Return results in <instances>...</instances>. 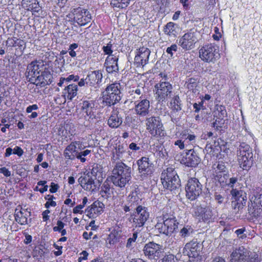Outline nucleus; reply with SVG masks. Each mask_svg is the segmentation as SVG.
I'll return each mask as SVG.
<instances>
[{
  "label": "nucleus",
  "instance_id": "nucleus-16",
  "mask_svg": "<svg viewBox=\"0 0 262 262\" xmlns=\"http://www.w3.org/2000/svg\"><path fill=\"white\" fill-rule=\"evenodd\" d=\"M81 105V111L85 120L90 121L96 118L98 105L95 101L83 100Z\"/></svg>",
  "mask_w": 262,
  "mask_h": 262
},
{
  "label": "nucleus",
  "instance_id": "nucleus-56",
  "mask_svg": "<svg viewBox=\"0 0 262 262\" xmlns=\"http://www.w3.org/2000/svg\"><path fill=\"white\" fill-rule=\"evenodd\" d=\"M58 188V185L52 182L51 184L50 191L51 193H55L57 191Z\"/></svg>",
  "mask_w": 262,
  "mask_h": 262
},
{
  "label": "nucleus",
  "instance_id": "nucleus-25",
  "mask_svg": "<svg viewBox=\"0 0 262 262\" xmlns=\"http://www.w3.org/2000/svg\"><path fill=\"white\" fill-rule=\"evenodd\" d=\"M135 113L140 116L145 117L148 115L150 110V102L146 99H143L141 101H137L135 102Z\"/></svg>",
  "mask_w": 262,
  "mask_h": 262
},
{
  "label": "nucleus",
  "instance_id": "nucleus-6",
  "mask_svg": "<svg viewBox=\"0 0 262 262\" xmlns=\"http://www.w3.org/2000/svg\"><path fill=\"white\" fill-rule=\"evenodd\" d=\"M237 161L241 168L248 170L253 164V153L250 146L243 142L237 150Z\"/></svg>",
  "mask_w": 262,
  "mask_h": 262
},
{
  "label": "nucleus",
  "instance_id": "nucleus-20",
  "mask_svg": "<svg viewBox=\"0 0 262 262\" xmlns=\"http://www.w3.org/2000/svg\"><path fill=\"white\" fill-rule=\"evenodd\" d=\"M197 40L196 32L189 31L179 39L178 45L184 50H190L194 47Z\"/></svg>",
  "mask_w": 262,
  "mask_h": 262
},
{
  "label": "nucleus",
  "instance_id": "nucleus-61",
  "mask_svg": "<svg viewBox=\"0 0 262 262\" xmlns=\"http://www.w3.org/2000/svg\"><path fill=\"white\" fill-rule=\"evenodd\" d=\"M203 103L201 102L199 104H197L196 103H194L193 104V108L195 109V112L198 113L201 110V107H202Z\"/></svg>",
  "mask_w": 262,
  "mask_h": 262
},
{
  "label": "nucleus",
  "instance_id": "nucleus-17",
  "mask_svg": "<svg viewBox=\"0 0 262 262\" xmlns=\"http://www.w3.org/2000/svg\"><path fill=\"white\" fill-rule=\"evenodd\" d=\"M156 89V99L159 101H163L165 98L170 96L172 90L171 84L168 81H160L155 86Z\"/></svg>",
  "mask_w": 262,
  "mask_h": 262
},
{
  "label": "nucleus",
  "instance_id": "nucleus-55",
  "mask_svg": "<svg viewBox=\"0 0 262 262\" xmlns=\"http://www.w3.org/2000/svg\"><path fill=\"white\" fill-rule=\"evenodd\" d=\"M183 138L186 140H188L190 142L194 141L195 139V136L194 135H189L184 134L182 135Z\"/></svg>",
  "mask_w": 262,
  "mask_h": 262
},
{
  "label": "nucleus",
  "instance_id": "nucleus-23",
  "mask_svg": "<svg viewBox=\"0 0 262 262\" xmlns=\"http://www.w3.org/2000/svg\"><path fill=\"white\" fill-rule=\"evenodd\" d=\"M42 64L39 61H33L29 64L27 68L26 77L31 83L40 74L42 68Z\"/></svg>",
  "mask_w": 262,
  "mask_h": 262
},
{
  "label": "nucleus",
  "instance_id": "nucleus-46",
  "mask_svg": "<svg viewBox=\"0 0 262 262\" xmlns=\"http://www.w3.org/2000/svg\"><path fill=\"white\" fill-rule=\"evenodd\" d=\"M102 50L105 54L108 55V56H112L113 54H112L113 50L111 42L110 41L106 46H103L102 47Z\"/></svg>",
  "mask_w": 262,
  "mask_h": 262
},
{
  "label": "nucleus",
  "instance_id": "nucleus-30",
  "mask_svg": "<svg viewBox=\"0 0 262 262\" xmlns=\"http://www.w3.org/2000/svg\"><path fill=\"white\" fill-rule=\"evenodd\" d=\"M102 78V74L99 70L92 71L89 73L86 77L89 86H94L99 83Z\"/></svg>",
  "mask_w": 262,
  "mask_h": 262
},
{
  "label": "nucleus",
  "instance_id": "nucleus-29",
  "mask_svg": "<svg viewBox=\"0 0 262 262\" xmlns=\"http://www.w3.org/2000/svg\"><path fill=\"white\" fill-rule=\"evenodd\" d=\"M123 119L119 111L113 110L108 119L107 124L110 127L116 128L121 125Z\"/></svg>",
  "mask_w": 262,
  "mask_h": 262
},
{
  "label": "nucleus",
  "instance_id": "nucleus-62",
  "mask_svg": "<svg viewBox=\"0 0 262 262\" xmlns=\"http://www.w3.org/2000/svg\"><path fill=\"white\" fill-rule=\"evenodd\" d=\"M174 145L178 146L181 149H183L185 148L184 142H182L181 140H178L176 141Z\"/></svg>",
  "mask_w": 262,
  "mask_h": 262
},
{
  "label": "nucleus",
  "instance_id": "nucleus-4",
  "mask_svg": "<svg viewBox=\"0 0 262 262\" xmlns=\"http://www.w3.org/2000/svg\"><path fill=\"white\" fill-rule=\"evenodd\" d=\"M161 180L164 188L173 191L175 194L180 187V180L176 171L171 167L164 170L161 173Z\"/></svg>",
  "mask_w": 262,
  "mask_h": 262
},
{
  "label": "nucleus",
  "instance_id": "nucleus-10",
  "mask_svg": "<svg viewBox=\"0 0 262 262\" xmlns=\"http://www.w3.org/2000/svg\"><path fill=\"white\" fill-rule=\"evenodd\" d=\"M202 248L201 244L192 240L185 245L183 253L192 258L191 262H202V256L200 255Z\"/></svg>",
  "mask_w": 262,
  "mask_h": 262
},
{
  "label": "nucleus",
  "instance_id": "nucleus-50",
  "mask_svg": "<svg viewBox=\"0 0 262 262\" xmlns=\"http://www.w3.org/2000/svg\"><path fill=\"white\" fill-rule=\"evenodd\" d=\"M245 230V228H241L236 230L235 233L239 238L244 239L246 237V235L244 233Z\"/></svg>",
  "mask_w": 262,
  "mask_h": 262
},
{
  "label": "nucleus",
  "instance_id": "nucleus-18",
  "mask_svg": "<svg viewBox=\"0 0 262 262\" xmlns=\"http://www.w3.org/2000/svg\"><path fill=\"white\" fill-rule=\"evenodd\" d=\"M71 13L74 16V21L80 26H84L91 20V15L87 9L81 7L74 8Z\"/></svg>",
  "mask_w": 262,
  "mask_h": 262
},
{
  "label": "nucleus",
  "instance_id": "nucleus-64",
  "mask_svg": "<svg viewBox=\"0 0 262 262\" xmlns=\"http://www.w3.org/2000/svg\"><path fill=\"white\" fill-rule=\"evenodd\" d=\"M237 178L236 177H232L229 179V183L228 184L231 187H233V185L237 182Z\"/></svg>",
  "mask_w": 262,
  "mask_h": 262
},
{
  "label": "nucleus",
  "instance_id": "nucleus-33",
  "mask_svg": "<svg viewBox=\"0 0 262 262\" xmlns=\"http://www.w3.org/2000/svg\"><path fill=\"white\" fill-rule=\"evenodd\" d=\"M179 27L173 22L168 23L164 27V33L170 37H176L178 33Z\"/></svg>",
  "mask_w": 262,
  "mask_h": 262
},
{
  "label": "nucleus",
  "instance_id": "nucleus-38",
  "mask_svg": "<svg viewBox=\"0 0 262 262\" xmlns=\"http://www.w3.org/2000/svg\"><path fill=\"white\" fill-rule=\"evenodd\" d=\"M170 106L171 109L177 112L181 110V100L178 96H174L170 102Z\"/></svg>",
  "mask_w": 262,
  "mask_h": 262
},
{
  "label": "nucleus",
  "instance_id": "nucleus-54",
  "mask_svg": "<svg viewBox=\"0 0 262 262\" xmlns=\"http://www.w3.org/2000/svg\"><path fill=\"white\" fill-rule=\"evenodd\" d=\"M214 199L219 204H221L223 203L224 198L222 195L216 192L214 194Z\"/></svg>",
  "mask_w": 262,
  "mask_h": 262
},
{
  "label": "nucleus",
  "instance_id": "nucleus-7",
  "mask_svg": "<svg viewBox=\"0 0 262 262\" xmlns=\"http://www.w3.org/2000/svg\"><path fill=\"white\" fill-rule=\"evenodd\" d=\"M248 211L253 217H257L262 212V189L256 188L253 190L249 198Z\"/></svg>",
  "mask_w": 262,
  "mask_h": 262
},
{
  "label": "nucleus",
  "instance_id": "nucleus-63",
  "mask_svg": "<svg viewBox=\"0 0 262 262\" xmlns=\"http://www.w3.org/2000/svg\"><path fill=\"white\" fill-rule=\"evenodd\" d=\"M50 211L49 210L47 209L44 211L42 212V219L43 221H47L49 219V216L48 215V214L50 213Z\"/></svg>",
  "mask_w": 262,
  "mask_h": 262
},
{
  "label": "nucleus",
  "instance_id": "nucleus-27",
  "mask_svg": "<svg viewBox=\"0 0 262 262\" xmlns=\"http://www.w3.org/2000/svg\"><path fill=\"white\" fill-rule=\"evenodd\" d=\"M40 72V74H38L31 83L37 86H45L50 84L52 82V76L50 72L46 71Z\"/></svg>",
  "mask_w": 262,
  "mask_h": 262
},
{
  "label": "nucleus",
  "instance_id": "nucleus-48",
  "mask_svg": "<svg viewBox=\"0 0 262 262\" xmlns=\"http://www.w3.org/2000/svg\"><path fill=\"white\" fill-rule=\"evenodd\" d=\"M138 232L137 231L134 232L133 236L127 239L126 243V247L127 248H130L132 246V243L135 242L138 237Z\"/></svg>",
  "mask_w": 262,
  "mask_h": 262
},
{
  "label": "nucleus",
  "instance_id": "nucleus-53",
  "mask_svg": "<svg viewBox=\"0 0 262 262\" xmlns=\"http://www.w3.org/2000/svg\"><path fill=\"white\" fill-rule=\"evenodd\" d=\"M83 208V205H81V204L76 206L75 208H74L73 212L74 213H80L82 214L83 211L82 209Z\"/></svg>",
  "mask_w": 262,
  "mask_h": 262
},
{
  "label": "nucleus",
  "instance_id": "nucleus-5",
  "mask_svg": "<svg viewBox=\"0 0 262 262\" xmlns=\"http://www.w3.org/2000/svg\"><path fill=\"white\" fill-rule=\"evenodd\" d=\"M230 262H260L258 254L251 252L243 246L233 250L230 255Z\"/></svg>",
  "mask_w": 262,
  "mask_h": 262
},
{
  "label": "nucleus",
  "instance_id": "nucleus-58",
  "mask_svg": "<svg viewBox=\"0 0 262 262\" xmlns=\"http://www.w3.org/2000/svg\"><path fill=\"white\" fill-rule=\"evenodd\" d=\"M80 255L82 256H81L78 258V262H81L82 260L86 259L88 256V253L86 251H83L80 253Z\"/></svg>",
  "mask_w": 262,
  "mask_h": 262
},
{
  "label": "nucleus",
  "instance_id": "nucleus-34",
  "mask_svg": "<svg viewBox=\"0 0 262 262\" xmlns=\"http://www.w3.org/2000/svg\"><path fill=\"white\" fill-rule=\"evenodd\" d=\"M77 85L76 84H71L65 88L63 93L69 100H72L77 95Z\"/></svg>",
  "mask_w": 262,
  "mask_h": 262
},
{
  "label": "nucleus",
  "instance_id": "nucleus-32",
  "mask_svg": "<svg viewBox=\"0 0 262 262\" xmlns=\"http://www.w3.org/2000/svg\"><path fill=\"white\" fill-rule=\"evenodd\" d=\"M141 202L140 194L137 191H132L127 197V203L135 209L138 206H141Z\"/></svg>",
  "mask_w": 262,
  "mask_h": 262
},
{
  "label": "nucleus",
  "instance_id": "nucleus-35",
  "mask_svg": "<svg viewBox=\"0 0 262 262\" xmlns=\"http://www.w3.org/2000/svg\"><path fill=\"white\" fill-rule=\"evenodd\" d=\"M104 204L100 202H94L87 208L88 212L90 214L93 213H101L103 211Z\"/></svg>",
  "mask_w": 262,
  "mask_h": 262
},
{
  "label": "nucleus",
  "instance_id": "nucleus-22",
  "mask_svg": "<svg viewBox=\"0 0 262 262\" xmlns=\"http://www.w3.org/2000/svg\"><path fill=\"white\" fill-rule=\"evenodd\" d=\"M150 51L145 47L140 48L135 57L134 64L136 67H143L148 62Z\"/></svg>",
  "mask_w": 262,
  "mask_h": 262
},
{
  "label": "nucleus",
  "instance_id": "nucleus-57",
  "mask_svg": "<svg viewBox=\"0 0 262 262\" xmlns=\"http://www.w3.org/2000/svg\"><path fill=\"white\" fill-rule=\"evenodd\" d=\"M0 173H3L6 177H9L11 176V172L6 167L0 168Z\"/></svg>",
  "mask_w": 262,
  "mask_h": 262
},
{
  "label": "nucleus",
  "instance_id": "nucleus-36",
  "mask_svg": "<svg viewBox=\"0 0 262 262\" xmlns=\"http://www.w3.org/2000/svg\"><path fill=\"white\" fill-rule=\"evenodd\" d=\"M212 168L214 172V174L216 177L220 176V173L224 172L226 171V166L225 163L222 161H219L214 163L212 166Z\"/></svg>",
  "mask_w": 262,
  "mask_h": 262
},
{
  "label": "nucleus",
  "instance_id": "nucleus-59",
  "mask_svg": "<svg viewBox=\"0 0 262 262\" xmlns=\"http://www.w3.org/2000/svg\"><path fill=\"white\" fill-rule=\"evenodd\" d=\"M38 108V107L37 104H33L32 105H29L26 108V112L27 113H30L33 110H37Z\"/></svg>",
  "mask_w": 262,
  "mask_h": 262
},
{
  "label": "nucleus",
  "instance_id": "nucleus-8",
  "mask_svg": "<svg viewBox=\"0 0 262 262\" xmlns=\"http://www.w3.org/2000/svg\"><path fill=\"white\" fill-rule=\"evenodd\" d=\"M98 172L97 167H93L91 172L81 176L78 179V182L81 186L85 190L95 192L99 188V183H96L95 180L96 179V174Z\"/></svg>",
  "mask_w": 262,
  "mask_h": 262
},
{
  "label": "nucleus",
  "instance_id": "nucleus-1",
  "mask_svg": "<svg viewBox=\"0 0 262 262\" xmlns=\"http://www.w3.org/2000/svg\"><path fill=\"white\" fill-rule=\"evenodd\" d=\"M111 180L115 186L125 187L131 180L130 167L122 162L117 163L112 171Z\"/></svg>",
  "mask_w": 262,
  "mask_h": 262
},
{
  "label": "nucleus",
  "instance_id": "nucleus-28",
  "mask_svg": "<svg viewBox=\"0 0 262 262\" xmlns=\"http://www.w3.org/2000/svg\"><path fill=\"white\" fill-rule=\"evenodd\" d=\"M80 144L79 141L72 142L66 147L64 151L63 156L66 159L73 160L77 158L78 151L77 149V145Z\"/></svg>",
  "mask_w": 262,
  "mask_h": 262
},
{
  "label": "nucleus",
  "instance_id": "nucleus-42",
  "mask_svg": "<svg viewBox=\"0 0 262 262\" xmlns=\"http://www.w3.org/2000/svg\"><path fill=\"white\" fill-rule=\"evenodd\" d=\"M118 231L114 230L112 231L108 235L107 241L109 244H114L118 241Z\"/></svg>",
  "mask_w": 262,
  "mask_h": 262
},
{
  "label": "nucleus",
  "instance_id": "nucleus-40",
  "mask_svg": "<svg viewBox=\"0 0 262 262\" xmlns=\"http://www.w3.org/2000/svg\"><path fill=\"white\" fill-rule=\"evenodd\" d=\"M124 150L122 145H119L117 146L113 152L112 158L114 160L120 159L122 157V154L124 153Z\"/></svg>",
  "mask_w": 262,
  "mask_h": 262
},
{
  "label": "nucleus",
  "instance_id": "nucleus-45",
  "mask_svg": "<svg viewBox=\"0 0 262 262\" xmlns=\"http://www.w3.org/2000/svg\"><path fill=\"white\" fill-rule=\"evenodd\" d=\"M91 152V150L86 149L83 151L78 152L77 158L79 159L81 162H84L86 160L84 157H85L89 155Z\"/></svg>",
  "mask_w": 262,
  "mask_h": 262
},
{
  "label": "nucleus",
  "instance_id": "nucleus-52",
  "mask_svg": "<svg viewBox=\"0 0 262 262\" xmlns=\"http://www.w3.org/2000/svg\"><path fill=\"white\" fill-rule=\"evenodd\" d=\"M13 149V154L17 155L18 156L20 157L24 154L23 150L19 146H15Z\"/></svg>",
  "mask_w": 262,
  "mask_h": 262
},
{
  "label": "nucleus",
  "instance_id": "nucleus-15",
  "mask_svg": "<svg viewBox=\"0 0 262 262\" xmlns=\"http://www.w3.org/2000/svg\"><path fill=\"white\" fill-rule=\"evenodd\" d=\"M232 196L235 197V201L232 202L233 209L235 213H242L243 209L246 205L247 195L242 190L232 189L231 191Z\"/></svg>",
  "mask_w": 262,
  "mask_h": 262
},
{
  "label": "nucleus",
  "instance_id": "nucleus-14",
  "mask_svg": "<svg viewBox=\"0 0 262 262\" xmlns=\"http://www.w3.org/2000/svg\"><path fill=\"white\" fill-rule=\"evenodd\" d=\"M149 216L147 208L143 206H138L136 211L131 215L134 226L136 227L143 226Z\"/></svg>",
  "mask_w": 262,
  "mask_h": 262
},
{
  "label": "nucleus",
  "instance_id": "nucleus-2",
  "mask_svg": "<svg viewBox=\"0 0 262 262\" xmlns=\"http://www.w3.org/2000/svg\"><path fill=\"white\" fill-rule=\"evenodd\" d=\"M121 90V85L119 82H115L107 85L102 93V103L108 106L119 103L122 97Z\"/></svg>",
  "mask_w": 262,
  "mask_h": 262
},
{
  "label": "nucleus",
  "instance_id": "nucleus-41",
  "mask_svg": "<svg viewBox=\"0 0 262 262\" xmlns=\"http://www.w3.org/2000/svg\"><path fill=\"white\" fill-rule=\"evenodd\" d=\"M186 84H187V88L189 91H192L195 94L199 93V90L196 89L197 83L195 79H189Z\"/></svg>",
  "mask_w": 262,
  "mask_h": 262
},
{
  "label": "nucleus",
  "instance_id": "nucleus-39",
  "mask_svg": "<svg viewBox=\"0 0 262 262\" xmlns=\"http://www.w3.org/2000/svg\"><path fill=\"white\" fill-rule=\"evenodd\" d=\"M193 233V229L189 226H184L180 231V235L183 238H186Z\"/></svg>",
  "mask_w": 262,
  "mask_h": 262
},
{
  "label": "nucleus",
  "instance_id": "nucleus-9",
  "mask_svg": "<svg viewBox=\"0 0 262 262\" xmlns=\"http://www.w3.org/2000/svg\"><path fill=\"white\" fill-rule=\"evenodd\" d=\"M199 55L203 61L214 63L220 58L219 48L212 43L205 45L200 49Z\"/></svg>",
  "mask_w": 262,
  "mask_h": 262
},
{
  "label": "nucleus",
  "instance_id": "nucleus-44",
  "mask_svg": "<svg viewBox=\"0 0 262 262\" xmlns=\"http://www.w3.org/2000/svg\"><path fill=\"white\" fill-rule=\"evenodd\" d=\"M177 258L173 254H168L164 256L159 262H177Z\"/></svg>",
  "mask_w": 262,
  "mask_h": 262
},
{
  "label": "nucleus",
  "instance_id": "nucleus-12",
  "mask_svg": "<svg viewBox=\"0 0 262 262\" xmlns=\"http://www.w3.org/2000/svg\"><path fill=\"white\" fill-rule=\"evenodd\" d=\"M193 214L204 222L209 223L213 218L212 208L211 206H202L199 203L195 202L192 207Z\"/></svg>",
  "mask_w": 262,
  "mask_h": 262
},
{
  "label": "nucleus",
  "instance_id": "nucleus-60",
  "mask_svg": "<svg viewBox=\"0 0 262 262\" xmlns=\"http://www.w3.org/2000/svg\"><path fill=\"white\" fill-rule=\"evenodd\" d=\"M79 77L77 75H70L67 78H66V81H70L71 80H73L74 81H77L79 80Z\"/></svg>",
  "mask_w": 262,
  "mask_h": 262
},
{
  "label": "nucleus",
  "instance_id": "nucleus-26",
  "mask_svg": "<svg viewBox=\"0 0 262 262\" xmlns=\"http://www.w3.org/2000/svg\"><path fill=\"white\" fill-rule=\"evenodd\" d=\"M113 54L108 56L105 60V66L106 70L108 73H117L119 71L118 65V56Z\"/></svg>",
  "mask_w": 262,
  "mask_h": 262
},
{
  "label": "nucleus",
  "instance_id": "nucleus-21",
  "mask_svg": "<svg viewBox=\"0 0 262 262\" xmlns=\"http://www.w3.org/2000/svg\"><path fill=\"white\" fill-rule=\"evenodd\" d=\"M162 246L154 242H149L144 246L145 255L150 259H157L160 256Z\"/></svg>",
  "mask_w": 262,
  "mask_h": 262
},
{
  "label": "nucleus",
  "instance_id": "nucleus-31",
  "mask_svg": "<svg viewBox=\"0 0 262 262\" xmlns=\"http://www.w3.org/2000/svg\"><path fill=\"white\" fill-rule=\"evenodd\" d=\"M30 215V212L27 210H19L15 212V220L18 224L24 225L28 224V217Z\"/></svg>",
  "mask_w": 262,
  "mask_h": 262
},
{
  "label": "nucleus",
  "instance_id": "nucleus-11",
  "mask_svg": "<svg viewBox=\"0 0 262 262\" xmlns=\"http://www.w3.org/2000/svg\"><path fill=\"white\" fill-rule=\"evenodd\" d=\"M146 129L152 136H164L163 124L159 117L151 116L146 119Z\"/></svg>",
  "mask_w": 262,
  "mask_h": 262
},
{
  "label": "nucleus",
  "instance_id": "nucleus-47",
  "mask_svg": "<svg viewBox=\"0 0 262 262\" xmlns=\"http://www.w3.org/2000/svg\"><path fill=\"white\" fill-rule=\"evenodd\" d=\"M145 93V91L144 86L139 85L135 90L133 91L130 95L132 96L134 94H137L138 96L141 95V96L139 97V98H141Z\"/></svg>",
  "mask_w": 262,
  "mask_h": 262
},
{
  "label": "nucleus",
  "instance_id": "nucleus-19",
  "mask_svg": "<svg viewBox=\"0 0 262 262\" xmlns=\"http://www.w3.org/2000/svg\"><path fill=\"white\" fill-rule=\"evenodd\" d=\"M138 166V171L140 176L144 178L150 176L154 172V166L152 162H150L149 158L143 157L137 162Z\"/></svg>",
  "mask_w": 262,
  "mask_h": 262
},
{
  "label": "nucleus",
  "instance_id": "nucleus-49",
  "mask_svg": "<svg viewBox=\"0 0 262 262\" xmlns=\"http://www.w3.org/2000/svg\"><path fill=\"white\" fill-rule=\"evenodd\" d=\"M178 50V46L176 44H172L170 47H168L166 49V53L170 55V57L173 56V51L176 52Z\"/></svg>",
  "mask_w": 262,
  "mask_h": 262
},
{
  "label": "nucleus",
  "instance_id": "nucleus-24",
  "mask_svg": "<svg viewBox=\"0 0 262 262\" xmlns=\"http://www.w3.org/2000/svg\"><path fill=\"white\" fill-rule=\"evenodd\" d=\"M200 161L198 154L193 149H190L186 152L185 156L182 159L181 163L188 167H195L199 164Z\"/></svg>",
  "mask_w": 262,
  "mask_h": 262
},
{
  "label": "nucleus",
  "instance_id": "nucleus-51",
  "mask_svg": "<svg viewBox=\"0 0 262 262\" xmlns=\"http://www.w3.org/2000/svg\"><path fill=\"white\" fill-rule=\"evenodd\" d=\"M57 226L53 227L54 231H60L64 226V224L60 221H57Z\"/></svg>",
  "mask_w": 262,
  "mask_h": 262
},
{
  "label": "nucleus",
  "instance_id": "nucleus-43",
  "mask_svg": "<svg viewBox=\"0 0 262 262\" xmlns=\"http://www.w3.org/2000/svg\"><path fill=\"white\" fill-rule=\"evenodd\" d=\"M45 199L48 200L45 205L46 208H49L50 206H56V203L53 201V199H55V198L53 195H47L45 196Z\"/></svg>",
  "mask_w": 262,
  "mask_h": 262
},
{
  "label": "nucleus",
  "instance_id": "nucleus-3",
  "mask_svg": "<svg viewBox=\"0 0 262 262\" xmlns=\"http://www.w3.org/2000/svg\"><path fill=\"white\" fill-rule=\"evenodd\" d=\"M157 219V223L155 228L160 233L168 235L178 228L179 223L173 215L162 214V215L158 216Z\"/></svg>",
  "mask_w": 262,
  "mask_h": 262
},
{
  "label": "nucleus",
  "instance_id": "nucleus-37",
  "mask_svg": "<svg viewBox=\"0 0 262 262\" xmlns=\"http://www.w3.org/2000/svg\"><path fill=\"white\" fill-rule=\"evenodd\" d=\"M110 186L108 183L104 182L101 187L100 193L101 196L107 199L111 196V190Z\"/></svg>",
  "mask_w": 262,
  "mask_h": 262
},
{
  "label": "nucleus",
  "instance_id": "nucleus-13",
  "mask_svg": "<svg viewBox=\"0 0 262 262\" xmlns=\"http://www.w3.org/2000/svg\"><path fill=\"white\" fill-rule=\"evenodd\" d=\"M202 185L195 178L188 179L185 187L186 196L190 200H194L198 198L202 192Z\"/></svg>",
  "mask_w": 262,
  "mask_h": 262
}]
</instances>
